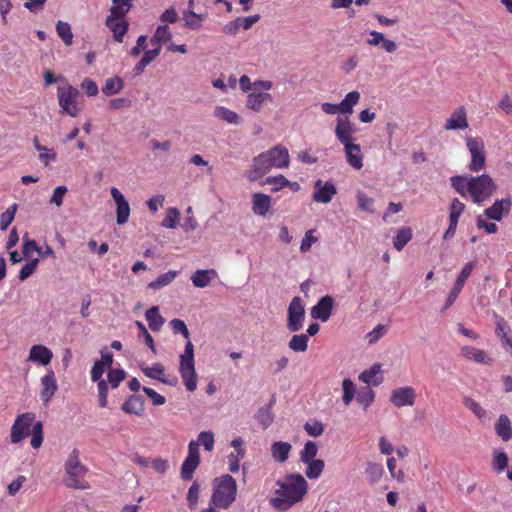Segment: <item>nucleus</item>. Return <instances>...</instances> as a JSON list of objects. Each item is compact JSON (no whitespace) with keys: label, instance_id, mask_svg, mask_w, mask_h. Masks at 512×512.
Returning a JSON list of instances; mask_svg holds the SVG:
<instances>
[{"label":"nucleus","instance_id":"b1692460","mask_svg":"<svg viewBox=\"0 0 512 512\" xmlns=\"http://www.w3.org/2000/svg\"><path fill=\"white\" fill-rule=\"evenodd\" d=\"M469 126L467 112L464 106L457 107L447 119L445 130H465Z\"/></svg>","mask_w":512,"mask_h":512},{"label":"nucleus","instance_id":"4468645a","mask_svg":"<svg viewBox=\"0 0 512 512\" xmlns=\"http://www.w3.org/2000/svg\"><path fill=\"white\" fill-rule=\"evenodd\" d=\"M337 194V188L332 181L317 179L314 182L312 200L316 203L328 204Z\"/></svg>","mask_w":512,"mask_h":512},{"label":"nucleus","instance_id":"5fc2aeb1","mask_svg":"<svg viewBox=\"0 0 512 512\" xmlns=\"http://www.w3.org/2000/svg\"><path fill=\"white\" fill-rule=\"evenodd\" d=\"M180 218V212L175 207L167 209L166 215L162 221V226L168 229L176 228Z\"/></svg>","mask_w":512,"mask_h":512},{"label":"nucleus","instance_id":"a211bd4d","mask_svg":"<svg viewBox=\"0 0 512 512\" xmlns=\"http://www.w3.org/2000/svg\"><path fill=\"white\" fill-rule=\"evenodd\" d=\"M230 446L233 448L228 456V469L231 473H237L240 469V461L246 455V448L244 446V440L241 437H236L231 440Z\"/></svg>","mask_w":512,"mask_h":512},{"label":"nucleus","instance_id":"052dcab7","mask_svg":"<svg viewBox=\"0 0 512 512\" xmlns=\"http://www.w3.org/2000/svg\"><path fill=\"white\" fill-rule=\"evenodd\" d=\"M126 372L119 368V369H110L107 374V381L112 389L117 388L120 383L125 379Z\"/></svg>","mask_w":512,"mask_h":512},{"label":"nucleus","instance_id":"ea45409f","mask_svg":"<svg viewBox=\"0 0 512 512\" xmlns=\"http://www.w3.org/2000/svg\"><path fill=\"white\" fill-rule=\"evenodd\" d=\"M124 87V82L119 76H114L106 79L102 87V93L106 96L118 94Z\"/></svg>","mask_w":512,"mask_h":512},{"label":"nucleus","instance_id":"6e6d98bb","mask_svg":"<svg viewBox=\"0 0 512 512\" xmlns=\"http://www.w3.org/2000/svg\"><path fill=\"white\" fill-rule=\"evenodd\" d=\"M342 389H343V397H342L343 403L346 406H348L351 404V402L355 396V393H356L355 384L351 379L345 378L342 382Z\"/></svg>","mask_w":512,"mask_h":512},{"label":"nucleus","instance_id":"9b49d317","mask_svg":"<svg viewBox=\"0 0 512 512\" xmlns=\"http://www.w3.org/2000/svg\"><path fill=\"white\" fill-rule=\"evenodd\" d=\"M466 145L471 155V161L468 165L470 171L478 172L482 170L486 163L485 145L481 138L466 137Z\"/></svg>","mask_w":512,"mask_h":512},{"label":"nucleus","instance_id":"dca6fc26","mask_svg":"<svg viewBox=\"0 0 512 512\" xmlns=\"http://www.w3.org/2000/svg\"><path fill=\"white\" fill-rule=\"evenodd\" d=\"M356 129L349 118L338 117L336 120L335 136L337 140L345 147L354 144V134Z\"/></svg>","mask_w":512,"mask_h":512},{"label":"nucleus","instance_id":"e2e57ef3","mask_svg":"<svg viewBox=\"0 0 512 512\" xmlns=\"http://www.w3.org/2000/svg\"><path fill=\"white\" fill-rule=\"evenodd\" d=\"M137 328L139 329V337L143 338L145 344L151 349V351L155 354L156 353V347L154 344V340L150 333L148 332L147 328L141 321L135 322Z\"/></svg>","mask_w":512,"mask_h":512},{"label":"nucleus","instance_id":"20e7f679","mask_svg":"<svg viewBox=\"0 0 512 512\" xmlns=\"http://www.w3.org/2000/svg\"><path fill=\"white\" fill-rule=\"evenodd\" d=\"M290 164L289 151L283 145H275L252 159L251 169L247 173L250 181H256L272 169L288 168Z\"/></svg>","mask_w":512,"mask_h":512},{"label":"nucleus","instance_id":"2eb2a0df","mask_svg":"<svg viewBox=\"0 0 512 512\" xmlns=\"http://www.w3.org/2000/svg\"><path fill=\"white\" fill-rule=\"evenodd\" d=\"M474 266H475L474 262H468L464 265V267L462 268L461 272L459 273V275L454 283L453 288L451 289V291L447 297L444 309L449 308L456 301V299L458 298L460 292L462 291V289L465 285L466 280L470 277Z\"/></svg>","mask_w":512,"mask_h":512},{"label":"nucleus","instance_id":"774afa93","mask_svg":"<svg viewBox=\"0 0 512 512\" xmlns=\"http://www.w3.org/2000/svg\"><path fill=\"white\" fill-rule=\"evenodd\" d=\"M387 332V328L383 324H378L372 331L368 332L366 335V339L369 344L376 343L380 338H382Z\"/></svg>","mask_w":512,"mask_h":512},{"label":"nucleus","instance_id":"6ab92c4d","mask_svg":"<svg viewBox=\"0 0 512 512\" xmlns=\"http://www.w3.org/2000/svg\"><path fill=\"white\" fill-rule=\"evenodd\" d=\"M110 194L116 204V222L124 225L130 216V205L118 188L112 187Z\"/></svg>","mask_w":512,"mask_h":512},{"label":"nucleus","instance_id":"69168bd1","mask_svg":"<svg viewBox=\"0 0 512 512\" xmlns=\"http://www.w3.org/2000/svg\"><path fill=\"white\" fill-rule=\"evenodd\" d=\"M380 366L378 364L373 365L369 370H365L359 375V380L366 384H378L374 381L375 376L379 373Z\"/></svg>","mask_w":512,"mask_h":512},{"label":"nucleus","instance_id":"79ce46f5","mask_svg":"<svg viewBox=\"0 0 512 512\" xmlns=\"http://www.w3.org/2000/svg\"><path fill=\"white\" fill-rule=\"evenodd\" d=\"M33 144L35 149L40 152L39 160L44 166H48L51 162L56 160V153L53 150L41 145L37 137L34 138Z\"/></svg>","mask_w":512,"mask_h":512},{"label":"nucleus","instance_id":"13d9d810","mask_svg":"<svg viewBox=\"0 0 512 512\" xmlns=\"http://www.w3.org/2000/svg\"><path fill=\"white\" fill-rule=\"evenodd\" d=\"M17 204L10 205L0 216V230L5 231L15 218Z\"/></svg>","mask_w":512,"mask_h":512},{"label":"nucleus","instance_id":"ddd939ff","mask_svg":"<svg viewBox=\"0 0 512 512\" xmlns=\"http://www.w3.org/2000/svg\"><path fill=\"white\" fill-rule=\"evenodd\" d=\"M200 464V451L197 449V443L194 440L188 444V453L180 468V477L184 481L192 479L195 470Z\"/></svg>","mask_w":512,"mask_h":512},{"label":"nucleus","instance_id":"864d4df0","mask_svg":"<svg viewBox=\"0 0 512 512\" xmlns=\"http://www.w3.org/2000/svg\"><path fill=\"white\" fill-rule=\"evenodd\" d=\"M318 453V446L313 441H307L300 452V460L303 463H308V461L315 460L316 455Z\"/></svg>","mask_w":512,"mask_h":512},{"label":"nucleus","instance_id":"a878e982","mask_svg":"<svg viewBox=\"0 0 512 512\" xmlns=\"http://www.w3.org/2000/svg\"><path fill=\"white\" fill-rule=\"evenodd\" d=\"M366 43L370 46H380L387 53H394L398 49V44L385 37L382 32L372 30L369 32V38Z\"/></svg>","mask_w":512,"mask_h":512},{"label":"nucleus","instance_id":"a18cd8bd","mask_svg":"<svg viewBox=\"0 0 512 512\" xmlns=\"http://www.w3.org/2000/svg\"><path fill=\"white\" fill-rule=\"evenodd\" d=\"M307 465L305 475L309 479H318L325 467V463L321 459H315L305 463Z\"/></svg>","mask_w":512,"mask_h":512},{"label":"nucleus","instance_id":"37998d69","mask_svg":"<svg viewBox=\"0 0 512 512\" xmlns=\"http://www.w3.org/2000/svg\"><path fill=\"white\" fill-rule=\"evenodd\" d=\"M214 116L229 124L237 125L240 123V116L224 106H217L214 110Z\"/></svg>","mask_w":512,"mask_h":512},{"label":"nucleus","instance_id":"1a4fd4ad","mask_svg":"<svg viewBox=\"0 0 512 512\" xmlns=\"http://www.w3.org/2000/svg\"><path fill=\"white\" fill-rule=\"evenodd\" d=\"M273 88V82L269 80L255 81V89L248 93L246 107L254 112H260L265 103L272 102L273 97L269 91Z\"/></svg>","mask_w":512,"mask_h":512},{"label":"nucleus","instance_id":"393cba45","mask_svg":"<svg viewBox=\"0 0 512 512\" xmlns=\"http://www.w3.org/2000/svg\"><path fill=\"white\" fill-rule=\"evenodd\" d=\"M52 358L53 352L48 347L36 344L30 348L27 360L41 366H47L51 363Z\"/></svg>","mask_w":512,"mask_h":512},{"label":"nucleus","instance_id":"0eeeda50","mask_svg":"<svg viewBox=\"0 0 512 512\" xmlns=\"http://www.w3.org/2000/svg\"><path fill=\"white\" fill-rule=\"evenodd\" d=\"M64 470L66 474L64 484L68 488L79 490H86L89 488V484L85 480L88 468L80 461V455L77 449H73L68 455L64 464Z\"/></svg>","mask_w":512,"mask_h":512},{"label":"nucleus","instance_id":"bf43d9fd","mask_svg":"<svg viewBox=\"0 0 512 512\" xmlns=\"http://www.w3.org/2000/svg\"><path fill=\"white\" fill-rule=\"evenodd\" d=\"M374 398H375V393L369 387H365V388H362L361 390H359L357 392V396H356V400L361 405H363L364 409H366L367 407H369L372 404V402L374 401Z\"/></svg>","mask_w":512,"mask_h":512},{"label":"nucleus","instance_id":"f704fd0d","mask_svg":"<svg viewBox=\"0 0 512 512\" xmlns=\"http://www.w3.org/2000/svg\"><path fill=\"white\" fill-rule=\"evenodd\" d=\"M205 18L204 14H197L193 10L183 11L184 26L191 30L200 29Z\"/></svg>","mask_w":512,"mask_h":512},{"label":"nucleus","instance_id":"49530a36","mask_svg":"<svg viewBox=\"0 0 512 512\" xmlns=\"http://www.w3.org/2000/svg\"><path fill=\"white\" fill-rule=\"evenodd\" d=\"M309 338L305 334H295L291 337L288 347L294 352H305L308 348Z\"/></svg>","mask_w":512,"mask_h":512},{"label":"nucleus","instance_id":"58836bf2","mask_svg":"<svg viewBox=\"0 0 512 512\" xmlns=\"http://www.w3.org/2000/svg\"><path fill=\"white\" fill-rule=\"evenodd\" d=\"M177 270H169L168 272L159 275L154 281L148 284V287L152 290H160L161 288L169 285L179 275Z\"/></svg>","mask_w":512,"mask_h":512},{"label":"nucleus","instance_id":"6e6552de","mask_svg":"<svg viewBox=\"0 0 512 512\" xmlns=\"http://www.w3.org/2000/svg\"><path fill=\"white\" fill-rule=\"evenodd\" d=\"M237 495V483L229 475H222L214 480L211 504L221 509H228L235 501Z\"/></svg>","mask_w":512,"mask_h":512},{"label":"nucleus","instance_id":"0e129e2a","mask_svg":"<svg viewBox=\"0 0 512 512\" xmlns=\"http://www.w3.org/2000/svg\"><path fill=\"white\" fill-rule=\"evenodd\" d=\"M22 254L24 257L29 258L34 252L41 253V247L33 239L23 237Z\"/></svg>","mask_w":512,"mask_h":512},{"label":"nucleus","instance_id":"4d7b16f0","mask_svg":"<svg viewBox=\"0 0 512 512\" xmlns=\"http://www.w3.org/2000/svg\"><path fill=\"white\" fill-rule=\"evenodd\" d=\"M39 264L38 258H31L22 266L19 271L18 278L20 281L28 279L37 269Z\"/></svg>","mask_w":512,"mask_h":512},{"label":"nucleus","instance_id":"8fccbe9b","mask_svg":"<svg viewBox=\"0 0 512 512\" xmlns=\"http://www.w3.org/2000/svg\"><path fill=\"white\" fill-rule=\"evenodd\" d=\"M194 443H197V449L202 445L204 449L208 452H211L214 449L215 438L212 431H202L199 433L197 440H194Z\"/></svg>","mask_w":512,"mask_h":512},{"label":"nucleus","instance_id":"473e14b6","mask_svg":"<svg viewBox=\"0 0 512 512\" xmlns=\"http://www.w3.org/2000/svg\"><path fill=\"white\" fill-rule=\"evenodd\" d=\"M292 446L288 442L276 441L271 445V454L276 462L283 463L288 457Z\"/></svg>","mask_w":512,"mask_h":512},{"label":"nucleus","instance_id":"4be33fe9","mask_svg":"<svg viewBox=\"0 0 512 512\" xmlns=\"http://www.w3.org/2000/svg\"><path fill=\"white\" fill-rule=\"evenodd\" d=\"M416 393L413 387H400L392 391L390 401L396 407L412 406L415 403Z\"/></svg>","mask_w":512,"mask_h":512},{"label":"nucleus","instance_id":"c03bdc74","mask_svg":"<svg viewBox=\"0 0 512 512\" xmlns=\"http://www.w3.org/2000/svg\"><path fill=\"white\" fill-rule=\"evenodd\" d=\"M365 474L372 484L378 483L384 474V467L380 463L368 462Z\"/></svg>","mask_w":512,"mask_h":512},{"label":"nucleus","instance_id":"338daca9","mask_svg":"<svg viewBox=\"0 0 512 512\" xmlns=\"http://www.w3.org/2000/svg\"><path fill=\"white\" fill-rule=\"evenodd\" d=\"M356 197H357L358 207L362 211H366V212H370V213L374 212V210H373L374 200L372 198L368 197L363 192H358Z\"/></svg>","mask_w":512,"mask_h":512},{"label":"nucleus","instance_id":"f03ea898","mask_svg":"<svg viewBox=\"0 0 512 512\" xmlns=\"http://www.w3.org/2000/svg\"><path fill=\"white\" fill-rule=\"evenodd\" d=\"M277 496L270 500L271 505L285 511L303 499L308 490V483L301 474H288L277 481Z\"/></svg>","mask_w":512,"mask_h":512},{"label":"nucleus","instance_id":"a19ab883","mask_svg":"<svg viewBox=\"0 0 512 512\" xmlns=\"http://www.w3.org/2000/svg\"><path fill=\"white\" fill-rule=\"evenodd\" d=\"M412 235V230L408 227H403L397 230L396 235L393 238V247L397 251H401L412 239Z\"/></svg>","mask_w":512,"mask_h":512},{"label":"nucleus","instance_id":"aec40b11","mask_svg":"<svg viewBox=\"0 0 512 512\" xmlns=\"http://www.w3.org/2000/svg\"><path fill=\"white\" fill-rule=\"evenodd\" d=\"M141 371L148 378L158 380L163 384L176 386L178 379L176 376H166L165 367L161 363H154L151 366H141Z\"/></svg>","mask_w":512,"mask_h":512},{"label":"nucleus","instance_id":"e433bc0d","mask_svg":"<svg viewBox=\"0 0 512 512\" xmlns=\"http://www.w3.org/2000/svg\"><path fill=\"white\" fill-rule=\"evenodd\" d=\"M145 317L148 322L149 328L153 331H158L163 326L165 320L159 313V308L153 306L145 312Z\"/></svg>","mask_w":512,"mask_h":512},{"label":"nucleus","instance_id":"7ed1b4c3","mask_svg":"<svg viewBox=\"0 0 512 512\" xmlns=\"http://www.w3.org/2000/svg\"><path fill=\"white\" fill-rule=\"evenodd\" d=\"M170 327L175 334L179 333L183 335L185 339H187L184 352L180 355L179 373L187 391L193 392L197 388L198 379L195 370L194 346L190 341L189 330L185 322L181 319L171 320Z\"/></svg>","mask_w":512,"mask_h":512},{"label":"nucleus","instance_id":"f3484780","mask_svg":"<svg viewBox=\"0 0 512 512\" xmlns=\"http://www.w3.org/2000/svg\"><path fill=\"white\" fill-rule=\"evenodd\" d=\"M40 385V399L44 405H47L58 390V383L52 369H48L46 374L41 377Z\"/></svg>","mask_w":512,"mask_h":512},{"label":"nucleus","instance_id":"2f4dec72","mask_svg":"<svg viewBox=\"0 0 512 512\" xmlns=\"http://www.w3.org/2000/svg\"><path fill=\"white\" fill-rule=\"evenodd\" d=\"M496 434L503 440L508 441L512 438V424L509 417L501 414L495 423Z\"/></svg>","mask_w":512,"mask_h":512},{"label":"nucleus","instance_id":"603ef678","mask_svg":"<svg viewBox=\"0 0 512 512\" xmlns=\"http://www.w3.org/2000/svg\"><path fill=\"white\" fill-rule=\"evenodd\" d=\"M160 54L159 47H155L145 52L141 60L135 65V72L141 73L158 55Z\"/></svg>","mask_w":512,"mask_h":512},{"label":"nucleus","instance_id":"680f3d73","mask_svg":"<svg viewBox=\"0 0 512 512\" xmlns=\"http://www.w3.org/2000/svg\"><path fill=\"white\" fill-rule=\"evenodd\" d=\"M265 184L272 185V192H278L285 188V184H287V178L281 174L276 176H269L262 183V185Z\"/></svg>","mask_w":512,"mask_h":512},{"label":"nucleus","instance_id":"f8f14e48","mask_svg":"<svg viewBox=\"0 0 512 512\" xmlns=\"http://www.w3.org/2000/svg\"><path fill=\"white\" fill-rule=\"evenodd\" d=\"M287 328L291 332H298L303 328L305 320V307L303 300L295 296L289 303L287 311Z\"/></svg>","mask_w":512,"mask_h":512},{"label":"nucleus","instance_id":"f257e3e1","mask_svg":"<svg viewBox=\"0 0 512 512\" xmlns=\"http://www.w3.org/2000/svg\"><path fill=\"white\" fill-rule=\"evenodd\" d=\"M450 182L461 196L469 195L477 204L489 199L496 189L494 180L487 174L480 176L457 175L451 177Z\"/></svg>","mask_w":512,"mask_h":512},{"label":"nucleus","instance_id":"c9c22d12","mask_svg":"<svg viewBox=\"0 0 512 512\" xmlns=\"http://www.w3.org/2000/svg\"><path fill=\"white\" fill-rule=\"evenodd\" d=\"M360 93L358 91H351L338 103L340 114H351L353 107L359 102Z\"/></svg>","mask_w":512,"mask_h":512},{"label":"nucleus","instance_id":"09e8293b","mask_svg":"<svg viewBox=\"0 0 512 512\" xmlns=\"http://www.w3.org/2000/svg\"><path fill=\"white\" fill-rule=\"evenodd\" d=\"M255 419L262 426L263 429L268 428L274 420V416L271 412L270 406H264L258 409L255 414Z\"/></svg>","mask_w":512,"mask_h":512},{"label":"nucleus","instance_id":"5701e85b","mask_svg":"<svg viewBox=\"0 0 512 512\" xmlns=\"http://www.w3.org/2000/svg\"><path fill=\"white\" fill-rule=\"evenodd\" d=\"M511 207V198L498 199L491 207L485 209L484 214L491 220L501 221L505 215L509 214Z\"/></svg>","mask_w":512,"mask_h":512},{"label":"nucleus","instance_id":"7c9ffc66","mask_svg":"<svg viewBox=\"0 0 512 512\" xmlns=\"http://www.w3.org/2000/svg\"><path fill=\"white\" fill-rule=\"evenodd\" d=\"M216 276L217 272L214 269H199L192 274L191 281L195 287L205 288Z\"/></svg>","mask_w":512,"mask_h":512},{"label":"nucleus","instance_id":"412c9836","mask_svg":"<svg viewBox=\"0 0 512 512\" xmlns=\"http://www.w3.org/2000/svg\"><path fill=\"white\" fill-rule=\"evenodd\" d=\"M334 307V299L326 295L319 299V301L311 308V317L326 322L329 320Z\"/></svg>","mask_w":512,"mask_h":512},{"label":"nucleus","instance_id":"de8ad7c7","mask_svg":"<svg viewBox=\"0 0 512 512\" xmlns=\"http://www.w3.org/2000/svg\"><path fill=\"white\" fill-rule=\"evenodd\" d=\"M508 456L504 451L495 450L492 458V469L496 473H502L508 466Z\"/></svg>","mask_w":512,"mask_h":512},{"label":"nucleus","instance_id":"c756f323","mask_svg":"<svg viewBox=\"0 0 512 512\" xmlns=\"http://www.w3.org/2000/svg\"><path fill=\"white\" fill-rule=\"evenodd\" d=\"M464 406L477 417L481 422H487L491 419V414L482 407V405L471 396L463 397Z\"/></svg>","mask_w":512,"mask_h":512},{"label":"nucleus","instance_id":"72a5a7b5","mask_svg":"<svg viewBox=\"0 0 512 512\" xmlns=\"http://www.w3.org/2000/svg\"><path fill=\"white\" fill-rule=\"evenodd\" d=\"M121 409L127 414L140 416L144 411V402L140 396H130L121 406Z\"/></svg>","mask_w":512,"mask_h":512},{"label":"nucleus","instance_id":"3c124183","mask_svg":"<svg viewBox=\"0 0 512 512\" xmlns=\"http://www.w3.org/2000/svg\"><path fill=\"white\" fill-rule=\"evenodd\" d=\"M56 31L61 40L70 46L73 42V33L69 23L64 21H58L56 24Z\"/></svg>","mask_w":512,"mask_h":512},{"label":"nucleus","instance_id":"cd10ccee","mask_svg":"<svg viewBox=\"0 0 512 512\" xmlns=\"http://www.w3.org/2000/svg\"><path fill=\"white\" fill-rule=\"evenodd\" d=\"M346 161L354 169L360 170L363 167V153L358 144L346 145L344 147Z\"/></svg>","mask_w":512,"mask_h":512},{"label":"nucleus","instance_id":"9d476101","mask_svg":"<svg viewBox=\"0 0 512 512\" xmlns=\"http://www.w3.org/2000/svg\"><path fill=\"white\" fill-rule=\"evenodd\" d=\"M79 95V91L70 84L58 87L57 97L61 112L71 117L78 116L81 111L77 102Z\"/></svg>","mask_w":512,"mask_h":512},{"label":"nucleus","instance_id":"4c0bfd02","mask_svg":"<svg viewBox=\"0 0 512 512\" xmlns=\"http://www.w3.org/2000/svg\"><path fill=\"white\" fill-rule=\"evenodd\" d=\"M171 39L172 33L170 31V28L167 25H160L157 27L150 42L153 46L159 47V49L161 50L162 44L170 41Z\"/></svg>","mask_w":512,"mask_h":512},{"label":"nucleus","instance_id":"423d86ee","mask_svg":"<svg viewBox=\"0 0 512 512\" xmlns=\"http://www.w3.org/2000/svg\"><path fill=\"white\" fill-rule=\"evenodd\" d=\"M133 0H112L110 14L107 16L105 24L113 33L116 42L122 43L125 34L128 31L129 23L125 19L126 14L132 8Z\"/></svg>","mask_w":512,"mask_h":512},{"label":"nucleus","instance_id":"bb28decb","mask_svg":"<svg viewBox=\"0 0 512 512\" xmlns=\"http://www.w3.org/2000/svg\"><path fill=\"white\" fill-rule=\"evenodd\" d=\"M460 352L464 358L475 363L484 365H492L493 363V359L484 350L472 346H463Z\"/></svg>","mask_w":512,"mask_h":512},{"label":"nucleus","instance_id":"39448f33","mask_svg":"<svg viewBox=\"0 0 512 512\" xmlns=\"http://www.w3.org/2000/svg\"><path fill=\"white\" fill-rule=\"evenodd\" d=\"M31 433V446L34 449L43 443V424L36 421L34 413L27 412L16 417L10 431V441L13 444L21 443Z\"/></svg>","mask_w":512,"mask_h":512},{"label":"nucleus","instance_id":"c85d7f7f","mask_svg":"<svg viewBox=\"0 0 512 512\" xmlns=\"http://www.w3.org/2000/svg\"><path fill=\"white\" fill-rule=\"evenodd\" d=\"M271 208V197L264 193L252 195V210L256 215L266 216Z\"/></svg>","mask_w":512,"mask_h":512}]
</instances>
